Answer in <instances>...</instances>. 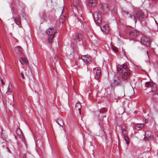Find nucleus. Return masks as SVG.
<instances>
[{"mask_svg": "<svg viewBox=\"0 0 158 158\" xmlns=\"http://www.w3.org/2000/svg\"><path fill=\"white\" fill-rule=\"evenodd\" d=\"M18 131H20H20H20L19 129V130H17V132Z\"/></svg>", "mask_w": 158, "mask_h": 158, "instance_id": "obj_36", "label": "nucleus"}, {"mask_svg": "<svg viewBox=\"0 0 158 158\" xmlns=\"http://www.w3.org/2000/svg\"><path fill=\"white\" fill-rule=\"evenodd\" d=\"M144 126V124L143 123H138L135 125V128L137 130H139L142 129Z\"/></svg>", "mask_w": 158, "mask_h": 158, "instance_id": "obj_19", "label": "nucleus"}, {"mask_svg": "<svg viewBox=\"0 0 158 158\" xmlns=\"http://www.w3.org/2000/svg\"><path fill=\"white\" fill-rule=\"evenodd\" d=\"M117 70L118 74L122 75V78L124 80H127L130 76L129 69L125 63L117 66Z\"/></svg>", "mask_w": 158, "mask_h": 158, "instance_id": "obj_1", "label": "nucleus"}, {"mask_svg": "<svg viewBox=\"0 0 158 158\" xmlns=\"http://www.w3.org/2000/svg\"><path fill=\"white\" fill-rule=\"evenodd\" d=\"M122 134L123 136L126 135L127 134V131L126 126L123 125L121 127Z\"/></svg>", "mask_w": 158, "mask_h": 158, "instance_id": "obj_15", "label": "nucleus"}, {"mask_svg": "<svg viewBox=\"0 0 158 158\" xmlns=\"http://www.w3.org/2000/svg\"><path fill=\"white\" fill-rule=\"evenodd\" d=\"M15 51L18 56H21L23 54V50L20 46L15 47Z\"/></svg>", "mask_w": 158, "mask_h": 158, "instance_id": "obj_7", "label": "nucleus"}, {"mask_svg": "<svg viewBox=\"0 0 158 158\" xmlns=\"http://www.w3.org/2000/svg\"><path fill=\"white\" fill-rule=\"evenodd\" d=\"M55 60H56L55 61V60L53 61V62H54V63H55V62L57 61V60L56 59H55Z\"/></svg>", "mask_w": 158, "mask_h": 158, "instance_id": "obj_34", "label": "nucleus"}, {"mask_svg": "<svg viewBox=\"0 0 158 158\" xmlns=\"http://www.w3.org/2000/svg\"><path fill=\"white\" fill-rule=\"evenodd\" d=\"M13 16H14L15 15H16L17 13V11L15 10H13Z\"/></svg>", "mask_w": 158, "mask_h": 158, "instance_id": "obj_27", "label": "nucleus"}, {"mask_svg": "<svg viewBox=\"0 0 158 158\" xmlns=\"http://www.w3.org/2000/svg\"><path fill=\"white\" fill-rule=\"evenodd\" d=\"M9 100V98H8L7 100H6V102H9V101H8Z\"/></svg>", "mask_w": 158, "mask_h": 158, "instance_id": "obj_35", "label": "nucleus"}, {"mask_svg": "<svg viewBox=\"0 0 158 158\" xmlns=\"http://www.w3.org/2000/svg\"><path fill=\"white\" fill-rule=\"evenodd\" d=\"M19 16L18 15L15 18L13 17L15 23L18 25H19L21 23L20 19Z\"/></svg>", "mask_w": 158, "mask_h": 158, "instance_id": "obj_20", "label": "nucleus"}, {"mask_svg": "<svg viewBox=\"0 0 158 158\" xmlns=\"http://www.w3.org/2000/svg\"><path fill=\"white\" fill-rule=\"evenodd\" d=\"M60 122H61V123H62V125H60V124H59V123L58 122H57V121H56V123H57L58 125H60V126H61V127H63V125H64V123H63L61 121H60Z\"/></svg>", "mask_w": 158, "mask_h": 158, "instance_id": "obj_30", "label": "nucleus"}, {"mask_svg": "<svg viewBox=\"0 0 158 158\" xmlns=\"http://www.w3.org/2000/svg\"><path fill=\"white\" fill-rule=\"evenodd\" d=\"M20 133H21V134H22V132H20Z\"/></svg>", "mask_w": 158, "mask_h": 158, "instance_id": "obj_40", "label": "nucleus"}, {"mask_svg": "<svg viewBox=\"0 0 158 158\" xmlns=\"http://www.w3.org/2000/svg\"><path fill=\"white\" fill-rule=\"evenodd\" d=\"M153 138V135L152 132L149 131H146L145 133L144 139L146 140H150Z\"/></svg>", "mask_w": 158, "mask_h": 158, "instance_id": "obj_9", "label": "nucleus"}, {"mask_svg": "<svg viewBox=\"0 0 158 158\" xmlns=\"http://www.w3.org/2000/svg\"><path fill=\"white\" fill-rule=\"evenodd\" d=\"M124 140L126 141V142L127 145L129 144V138L127 136L125 135L124 136Z\"/></svg>", "mask_w": 158, "mask_h": 158, "instance_id": "obj_24", "label": "nucleus"}, {"mask_svg": "<svg viewBox=\"0 0 158 158\" xmlns=\"http://www.w3.org/2000/svg\"><path fill=\"white\" fill-rule=\"evenodd\" d=\"M153 98L154 99L158 98V94L156 93L154 94L153 95Z\"/></svg>", "mask_w": 158, "mask_h": 158, "instance_id": "obj_25", "label": "nucleus"}, {"mask_svg": "<svg viewBox=\"0 0 158 158\" xmlns=\"http://www.w3.org/2000/svg\"><path fill=\"white\" fill-rule=\"evenodd\" d=\"M140 43L147 47H149L150 41L148 38L145 36H143L140 39Z\"/></svg>", "mask_w": 158, "mask_h": 158, "instance_id": "obj_4", "label": "nucleus"}, {"mask_svg": "<svg viewBox=\"0 0 158 158\" xmlns=\"http://www.w3.org/2000/svg\"><path fill=\"white\" fill-rule=\"evenodd\" d=\"M100 28L102 31L105 33H107L109 31V28L107 25L101 26Z\"/></svg>", "mask_w": 158, "mask_h": 158, "instance_id": "obj_13", "label": "nucleus"}, {"mask_svg": "<svg viewBox=\"0 0 158 158\" xmlns=\"http://www.w3.org/2000/svg\"><path fill=\"white\" fill-rule=\"evenodd\" d=\"M120 96L122 97H123L125 96V93L124 90L122 91V94H120Z\"/></svg>", "mask_w": 158, "mask_h": 158, "instance_id": "obj_28", "label": "nucleus"}, {"mask_svg": "<svg viewBox=\"0 0 158 158\" xmlns=\"http://www.w3.org/2000/svg\"><path fill=\"white\" fill-rule=\"evenodd\" d=\"M157 155H158V150H157Z\"/></svg>", "mask_w": 158, "mask_h": 158, "instance_id": "obj_37", "label": "nucleus"}, {"mask_svg": "<svg viewBox=\"0 0 158 158\" xmlns=\"http://www.w3.org/2000/svg\"><path fill=\"white\" fill-rule=\"evenodd\" d=\"M83 37L82 34L81 33H77L73 37V38L75 41L77 42L80 41Z\"/></svg>", "mask_w": 158, "mask_h": 158, "instance_id": "obj_11", "label": "nucleus"}, {"mask_svg": "<svg viewBox=\"0 0 158 158\" xmlns=\"http://www.w3.org/2000/svg\"><path fill=\"white\" fill-rule=\"evenodd\" d=\"M11 89L8 87L7 88V91L6 92V94L7 95H11V99L10 100V104L12 103L14 101V96L13 95H11Z\"/></svg>", "mask_w": 158, "mask_h": 158, "instance_id": "obj_12", "label": "nucleus"}, {"mask_svg": "<svg viewBox=\"0 0 158 158\" xmlns=\"http://www.w3.org/2000/svg\"><path fill=\"white\" fill-rule=\"evenodd\" d=\"M99 112H100V113H101V111H99Z\"/></svg>", "mask_w": 158, "mask_h": 158, "instance_id": "obj_39", "label": "nucleus"}, {"mask_svg": "<svg viewBox=\"0 0 158 158\" xmlns=\"http://www.w3.org/2000/svg\"><path fill=\"white\" fill-rule=\"evenodd\" d=\"M129 34L131 37L134 38L138 35V32L135 30H133L129 32Z\"/></svg>", "mask_w": 158, "mask_h": 158, "instance_id": "obj_16", "label": "nucleus"}, {"mask_svg": "<svg viewBox=\"0 0 158 158\" xmlns=\"http://www.w3.org/2000/svg\"><path fill=\"white\" fill-rule=\"evenodd\" d=\"M127 15H128V16L131 19H133L135 23H136V18L140 20H142L145 17L144 14L142 12L138 11L136 13V16H135L131 14H129L128 12H126Z\"/></svg>", "mask_w": 158, "mask_h": 158, "instance_id": "obj_2", "label": "nucleus"}, {"mask_svg": "<svg viewBox=\"0 0 158 158\" xmlns=\"http://www.w3.org/2000/svg\"><path fill=\"white\" fill-rule=\"evenodd\" d=\"M120 83V80L118 78H116L113 80L112 82L111 83V85L112 86H115L119 85Z\"/></svg>", "mask_w": 158, "mask_h": 158, "instance_id": "obj_14", "label": "nucleus"}, {"mask_svg": "<svg viewBox=\"0 0 158 158\" xmlns=\"http://www.w3.org/2000/svg\"><path fill=\"white\" fill-rule=\"evenodd\" d=\"M1 84L2 85H3L4 84V81L2 79H1Z\"/></svg>", "mask_w": 158, "mask_h": 158, "instance_id": "obj_31", "label": "nucleus"}, {"mask_svg": "<svg viewBox=\"0 0 158 158\" xmlns=\"http://www.w3.org/2000/svg\"><path fill=\"white\" fill-rule=\"evenodd\" d=\"M70 46L71 48L74 51H77V46L76 45L73 43H71Z\"/></svg>", "mask_w": 158, "mask_h": 158, "instance_id": "obj_22", "label": "nucleus"}, {"mask_svg": "<svg viewBox=\"0 0 158 158\" xmlns=\"http://www.w3.org/2000/svg\"><path fill=\"white\" fill-rule=\"evenodd\" d=\"M19 61L20 63L22 64H28V60L27 58L23 57H20L19 58Z\"/></svg>", "mask_w": 158, "mask_h": 158, "instance_id": "obj_17", "label": "nucleus"}, {"mask_svg": "<svg viewBox=\"0 0 158 158\" xmlns=\"http://www.w3.org/2000/svg\"><path fill=\"white\" fill-rule=\"evenodd\" d=\"M154 19V20H155V23H156V24L158 25V23H157V22L156 21V20H155V19Z\"/></svg>", "mask_w": 158, "mask_h": 158, "instance_id": "obj_32", "label": "nucleus"}, {"mask_svg": "<svg viewBox=\"0 0 158 158\" xmlns=\"http://www.w3.org/2000/svg\"><path fill=\"white\" fill-rule=\"evenodd\" d=\"M96 135L101 137L103 140H105L106 142L107 141V137L105 131L102 129L99 131V133H96Z\"/></svg>", "mask_w": 158, "mask_h": 158, "instance_id": "obj_8", "label": "nucleus"}, {"mask_svg": "<svg viewBox=\"0 0 158 158\" xmlns=\"http://www.w3.org/2000/svg\"><path fill=\"white\" fill-rule=\"evenodd\" d=\"M75 106H76V109H77L79 110L80 114H81V103L79 102H77V104H76Z\"/></svg>", "mask_w": 158, "mask_h": 158, "instance_id": "obj_21", "label": "nucleus"}, {"mask_svg": "<svg viewBox=\"0 0 158 158\" xmlns=\"http://www.w3.org/2000/svg\"><path fill=\"white\" fill-rule=\"evenodd\" d=\"M81 58L84 62L86 64L89 63L91 60V57L88 55L82 56Z\"/></svg>", "mask_w": 158, "mask_h": 158, "instance_id": "obj_10", "label": "nucleus"}, {"mask_svg": "<svg viewBox=\"0 0 158 158\" xmlns=\"http://www.w3.org/2000/svg\"><path fill=\"white\" fill-rule=\"evenodd\" d=\"M56 32V29L54 28L50 27L46 30V33L49 35L48 39L49 43L52 42V40Z\"/></svg>", "mask_w": 158, "mask_h": 158, "instance_id": "obj_3", "label": "nucleus"}, {"mask_svg": "<svg viewBox=\"0 0 158 158\" xmlns=\"http://www.w3.org/2000/svg\"><path fill=\"white\" fill-rule=\"evenodd\" d=\"M94 20L97 24H99L101 22V16L98 12H95L93 15Z\"/></svg>", "mask_w": 158, "mask_h": 158, "instance_id": "obj_5", "label": "nucleus"}, {"mask_svg": "<svg viewBox=\"0 0 158 158\" xmlns=\"http://www.w3.org/2000/svg\"><path fill=\"white\" fill-rule=\"evenodd\" d=\"M94 73L95 78L98 80L99 78L101 73V70L100 68L97 67L93 69Z\"/></svg>", "mask_w": 158, "mask_h": 158, "instance_id": "obj_6", "label": "nucleus"}, {"mask_svg": "<svg viewBox=\"0 0 158 158\" xmlns=\"http://www.w3.org/2000/svg\"><path fill=\"white\" fill-rule=\"evenodd\" d=\"M21 77H22V78L23 79H25V77H24V76L23 73V72H21Z\"/></svg>", "mask_w": 158, "mask_h": 158, "instance_id": "obj_29", "label": "nucleus"}, {"mask_svg": "<svg viewBox=\"0 0 158 158\" xmlns=\"http://www.w3.org/2000/svg\"><path fill=\"white\" fill-rule=\"evenodd\" d=\"M153 83L151 82H146L145 83V85L147 87H150L153 85Z\"/></svg>", "mask_w": 158, "mask_h": 158, "instance_id": "obj_23", "label": "nucleus"}, {"mask_svg": "<svg viewBox=\"0 0 158 158\" xmlns=\"http://www.w3.org/2000/svg\"><path fill=\"white\" fill-rule=\"evenodd\" d=\"M88 4L90 6H95L97 4L96 0H89Z\"/></svg>", "mask_w": 158, "mask_h": 158, "instance_id": "obj_18", "label": "nucleus"}, {"mask_svg": "<svg viewBox=\"0 0 158 158\" xmlns=\"http://www.w3.org/2000/svg\"><path fill=\"white\" fill-rule=\"evenodd\" d=\"M99 125H100V123H99Z\"/></svg>", "mask_w": 158, "mask_h": 158, "instance_id": "obj_38", "label": "nucleus"}, {"mask_svg": "<svg viewBox=\"0 0 158 158\" xmlns=\"http://www.w3.org/2000/svg\"><path fill=\"white\" fill-rule=\"evenodd\" d=\"M112 49L113 50V51L115 52H117V48L115 47H113L112 48Z\"/></svg>", "mask_w": 158, "mask_h": 158, "instance_id": "obj_26", "label": "nucleus"}, {"mask_svg": "<svg viewBox=\"0 0 158 158\" xmlns=\"http://www.w3.org/2000/svg\"><path fill=\"white\" fill-rule=\"evenodd\" d=\"M146 53H147V54L148 56V57L149 58V56H148V51H146Z\"/></svg>", "mask_w": 158, "mask_h": 158, "instance_id": "obj_33", "label": "nucleus"}]
</instances>
